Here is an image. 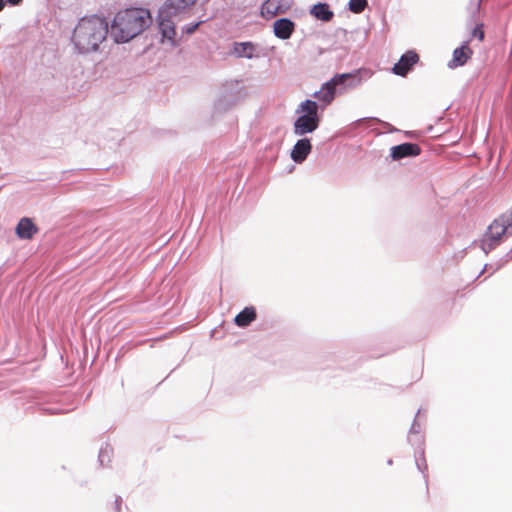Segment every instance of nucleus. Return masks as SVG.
Segmentation results:
<instances>
[{"instance_id":"1","label":"nucleus","mask_w":512,"mask_h":512,"mask_svg":"<svg viewBox=\"0 0 512 512\" xmlns=\"http://www.w3.org/2000/svg\"><path fill=\"white\" fill-rule=\"evenodd\" d=\"M109 34L108 21L96 15L81 18L74 28L72 42L80 53L99 50Z\"/></svg>"},{"instance_id":"2","label":"nucleus","mask_w":512,"mask_h":512,"mask_svg":"<svg viewBox=\"0 0 512 512\" xmlns=\"http://www.w3.org/2000/svg\"><path fill=\"white\" fill-rule=\"evenodd\" d=\"M152 22L147 9L131 8L119 11L111 24V36L116 43H126L141 34Z\"/></svg>"},{"instance_id":"3","label":"nucleus","mask_w":512,"mask_h":512,"mask_svg":"<svg viewBox=\"0 0 512 512\" xmlns=\"http://www.w3.org/2000/svg\"><path fill=\"white\" fill-rule=\"evenodd\" d=\"M197 0H166L157 16L158 28L163 39L175 45V22L184 18Z\"/></svg>"},{"instance_id":"4","label":"nucleus","mask_w":512,"mask_h":512,"mask_svg":"<svg viewBox=\"0 0 512 512\" xmlns=\"http://www.w3.org/2000/svg\"><path fill=\"white\" fill-rule=\"evenodd\" d=\"M512 234V207L510 210L495 219L487 228V231L481 240V249L488 254L496 248L501 242L502 237H508Z\"/></svg>"},{"instance_id":"5","label":"nucleus","mask_w":512,"mask_h":512,"mask_svg":"<svg viewBox=\"0 0 512 512\" xmlns=\"http://www.w3.org/2000/svg\"><path fill=\"white\" fill-rule=\"evenodd\" d=\"M297 114H301L294 122V134L303 136L314 132L320 124L318 115V104L316 101L307 99L300 103L296 109Z\"/></svg>"},{"instance_id":"6","label":"nucleus","mask_w":512,"mask_h":512,"mask_svg":"<svg viewBox=\"0 0 512 512\" xmlns=\"http://www.w3.org/2000/svg\"><path fill=\"white\" fill-rule=\"evenodd\" d=\"M346 75H335L332 79L322 84L320 90L316 91L313 96L325 105L330 104L336 94V87L341 85V81Z\"/></svg>"},{"instance_id":"7","label":"nucleus","mask_w":512,"mask_h":512,"mask_svg":"<svg viewBox=\"0 0 512 512\" xmlns=\"http://www.w3.org/2000/svg\"><path fill=\"white\" fill-rule=\"evenodd\" d=\"M419 56L415 51H407L399 61L394 64L392 71L399 76H406L412 67L418 62Z\"/></svg>"},{"instance_id":"8","label":"nucleus","mask_w":512,"mask_h":512,"mask_svg":"<svg viewBox=\"0 0 512 512\" xmlns=\"http://www.w3.org/2000/svg\"><path fill=\"white\" fill-rule=\"evenodd\" d=\"M346 77L341 81V85L348 88H356L372 77L373 72L370 69L361 68L352 73H343Z\"/></svg>"},{"instance_id":"9","label":"nucleus","mask_w":512,"mask_h":512,"mask_svg":"<svg viewBox=\"0 0 512 512\" xmlns=\"http://www.w3.org/2000/svg\"><path fill=\"white\" fill-rule=\"evenodd\" d=\"M290 8V0H266L261 8L264 17L285 13Z\"/></svg>"},{"instance_id":"10","label":"nucleus","mask_w":512,"mask_h":512,"mask_svg":"<svg viewBox=\"0 0 512 512\" xmlns=\"http://www.w3.org/2000/svg\"><path fill=\"white\" fill-rule=\"evenodd\" d=\"M421 152L420 147L414 143H402L391 148V157L393 160H401L409 156H417Z\"/></svg>"},{"instance_id":"11","label":"nucleus","mask_w":512,"mask_h":512,"mask_svg":"<svg viewBox=\"0 0 512 512\" xmlns=\"http://www.w3.org/2000/svg\"><path fill=\"white\" fill-rule=\"evenodd\" d=\"M295 30V23L289 18L277 19L273 24V31L277 38L289 39Z\"/></svg>"},{"instance_id":"12","label":"nucleus","mask_w":512,"mask_h":512,"mask_svg":"<svg viewBox=\"0 0 512 512\" xmlns=\"http://www.w3.org/2000/svg\"><path fill=\"white\" fill-rule=\"evenodd\" d=\"M312 150L311 142L308 138L299 139L291 151V158L296 163H302Z\"/></svg>"},{"instance_id":"13","label":"nucleus","mask_w":512,"mask_h":512,"mask_svg":"<svg viewBox=\"0 0 512 512\" xmlns=\"http://www.w3.org/2000/svg\"><path fill=\"white\" fill-rule=\"evenodd\" d=\"M231 54L237 58L253 59L256 57V45L252 42H234Z\"/></svg>"},{"instance_id":"14","label":"nucleus","mask_w":512,"mask_h":512,"mask_svg":"<svg viewBox=\"0 0 512 512\" xmlns=\"http://www.w3.org/2000/svg\"><path fill=\"white\" fill-rule=\"evenodd\" d=\"M471 55L472 50L468 47L467 42H465L461 47H458L453 51L452 60L448 65L451 68L463 66Z\"/></svg>"},{"instance_id":"15","label":"nucleus","mask_w":512,"mask_h":512,"mask_svg":"<svg viewBox=\"0 0 512 512\" xmlns=\"http://www.w3.org/2000/svg\"><path fill=\"white\" fill-rule=\"evenodd\" d=\"M37 232V227L29 218H22L16 226V234L21 239H31Z\"/></svg>"},{"instance_id":"16","label":"nucleus","mask_w":512,"mask_h":512,"mask_svg":"<svg viewBox=\"0 0 512 512\" xmlns=\"http://www.w3.org/2000/svg\"><path fill=\"white\" fill-rule=\"evenodd\" d=\"M256 310L254 307H245L234 318V322L239 327H246L256 319Z\"/></svg>"},{"instance_id":"17","label":"nucleus","mask_w":512,"mask_h":512,"mask_svg":"<svg viewBox=\"0 0 512 512\" xmlns=\"http://www.w3.org/2000/svg\"><path fill=\"white\" fill-rule=\"evenodd\" d=\"M311 14L319 20L329 21L333 17V12L326 3H317L311 9Z\"/></svg>"},{"instance_id":"18","label":"nucleus","mask_w":512,"mask_h":512,"mask_svg":"<svg viewBox=\"0 0 512 512\" xmlns=\"http://www.w3.org/2000/svg\"><path fill=\"white\" fill-rule=\"evenodd\" d=\"M368 4L367 0H350L349 1V10L355 14H359L364 11Z\"/></svg>"},{"instance_id":"19","label":"nucleus","mask_w":512,"mask_h":512,"mask_svg":"<svg viewBox=\"0 0 512 512\" xmlns=\"http://www.w3.org/2000/svg\"><path fill=\"white\" fill-rule=\"evenodd\" d=\"M481 3L482 0H470L467 11L472 21H475V17L480 11Z\"/></svg>"},{"instance_id":"20","label":"nucleus","mask_w":512,"mask_h":512,"mask_svg":"<svg viewBox=\"0 0 512 512\" xmlns=\"http://www.w3.org/2000/svg\"><path fill=\"white\" fill-rule=\"evenodd\" d=\"M415 457H416V466H417L418 470L420 472L424 473L428 468L426 460L424 458V450L421 449L419 454L416 455Z\"/></svg>"},{"instance_id":"21","label":"nucleus","mask_w":512,"mask_h":512,"mask_svg":"<svg viewBox=\"0 0 512 512\" xmlns=\"http://www.w3.org/2000/svg\"><path fill=\"white\" fill-rule=\"evenodd\" d=\"M420 431H421V425L420 423L417 422L416 419H414L412 425H411V428L409 430V436H408V441L412 444L415 443L414 439L412 438V435H419L420 434Z\"/></svg>"},{"instance_id":"22","label":"nucleus","mask_w":512,"mask_h":512,"mask_svg":"<svg viewBox=\"0 0 512 512\" xmlns=\"http://www.w3.org/2000/svg\"><path fill=\"white\" fill-rule=\"evenodd\" d=\"M482 27V23H476V26L473 28L471 32L472 37L478 38L479 41H482L484 39V31Z\"/></svg>"},{"instance_id":"23","label":"nucleus","mask_w":512,"mask_h":512,"mask_svg":"<svg viewBox=\"0 0 512 512\" xmlns=\"http://www.w3.org/2000/svg\"><path fill=\"white\" fill-rule=\"evenodd\" d=\"M200 23L201 22H196V23H193V24L185 25L182 28V32L190 35V34H192V33H194L196 31V29L199 27Z\"/></svg>"},{"instance_id":"24","label":"nucleus","mask_w":512,"mask_h":512,"mask_svg":"<svg viewBox=\"0 0 512 512\" xmlns=\"http://www.w3.org/2000/svg\"><path fill=\"white\" fill-rule=\"evenodd\" d=\"M105 459L109 460V450L108 448L101 449L99 453V461L101 465H104Z\"/></svg>"},{"instance_id":"25","label":"nucleus","mask_w":512,"mask_h":512,"mask_svg":"<svg viewBox=\"0 0 512 512\" xmlns=\"http://www.w3.org/2000/svg\"><path fill=\"white\" fill-rule=\"evenodd\" d=\"M10 4L12 5H17L19 2H21L22 0H7Z\"/></svg>"},{"instance_id":"26","label":"nucleus","mask_w":512,"mask_h":512,"mask_svg":"<svg viewBox=\"0 0 512 512\" xmlns=\"http://www.w3.org/2000/svg\"><path fill=\"white\" fill-rule=\"evenodd\" d=\"M4 6H5V1L0 0V11L4 8Z\"/></svg>"},{"instance_id":"27","label":"nucleus","mask_w":512,"mask_h":512,"mask_svg":"<svg viewBox=\"0 0 512 512\" xmlns=\"http://www.w3.org/2000/svg\"><path fill=\"white\" fill-rule=\"evenodd\" d=\"M487 269H488V264H485V266H484L483 270L480 272V274L478 275V277H479L481 274H483V272H484L485 270H487Z\"/></svg>"},{"instance_id":"28","label":"nucleus","mask_w":512,"mask_h":512,"mask_svg":"<svg viewBox=\"0 0 512 512\" xmlns=\"http://www.w3.org/2000/svg\"><path fill=\"white\" fill-rule=\"evenodd\" d=\"M417 441H418L419 443H422V438L419 436Z\"/></svg>"},{"instance_id":"29","label":"nucleus","mask_w":512,"mask_h":512,"mask_svg":"<svg viewBox=\"0 0 512 512\" xmlns=\"http://www.w3.org/2000/svg\"><path fill=\"white\" fill-rule=\"evenodd\" d=\"M392 464V460H388V465H391Z\"/></svg>"}]
</instances>
